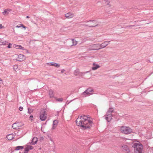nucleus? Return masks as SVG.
Returning <instances> with one entry per match:
<instances>
[{
    "label": "nucleus",
    "instance_id": "obj_7",
    "mask_svg": "<svg viewBox=\"0 0 153 153\" xmlns=\"http://www.w3.org/2000/svg\"><path fill=\"white\" fill-rule=\"evenodd\" d=\"M91 50H99L101 49L100 45L98 44H95L91 46Z\"/></svg>",
    "mask_w": 153,
    "mask_h": 153
},
{
    "label": "nucleus",
    "instance_id": "obj_20",
    "mask_svg": "<svg viewBox=\"0 0 153 153\" xmlns=\"http://www.w3.org/2000/svg\"><path fill=\"white\" fill-rule=\"evenodd\" d=\"M49 94L51 98L54 97L53 92L52 90H49Z\"/></svg>",
    "mask_w": 153,
    "mask_h": 153
},
{
    "label": "nucleus",
    "instance_id": "obj_42",
    "mask_svg": "<svg viewBox=\"0 0 153 153\" xmlns=\"http://www.w3.org/2000/svg\"><path fill=\"white\" fill-rule=\"evenodd\" d=\"M65 71L64 69H62L61 70V72L62 73H63Z\"/></svg>",
    "mask_w": 153,
    "mask_h": 153
},
{
    "label": "nucleus",
    "instance_id": "obj_27",
    "mask_svg": "<svg viewBox=\"0 0 153 153\" xmlns=\"http://www.w3.org/2000/svg\"><path fill=\"white\" fill-rule=\"evenodd\" d=\"M86 91H88V92L91 93L93 91V90L91 88H88L86 90Z\"/></svg>",
    "mask_w": 153,
    "mask_h": 153
},
{
    "label": "nucleus",
    "instance_id": "obj_44",
    "mask_svg": "<svg viewBox=\"0 0 153 153\" xmlns=\"http://www.w3.org/2000/svg\"><path fill=\"white\" fill-rule=\"evenodd\" d=\"M2 80L0 78V84L2 83Z\"/></svg>",
    "mask_w": 153,
    "mask_h": 153
},
{
    "label": "nucleus",
    "instance_id": "obj_15",
    "mask_svg": "<svg viewBox=\"0 0 153 153\" xmlns=\"http://www.w3.org/2000/svg\"><path fill=\"white\" fill-rule=\"evenodd\" d=\"M48 64L49 65L53 66L57 68H59L60 66V64H59L53 62L48 63Z\"/></svg>",
    "mask_w": 153,
    "mask_h": 153
},
{
    "label": "nucleus",
    "instance_id": "obj_3",
    "mask_svg": "<svg viewBox=\"0 0 153 153\" xmlns=\"http://www.w3.org/2000/svg\"><path fill=\"white\" fill-rule=\"evenodd\" d=\"M121 132L125 134H129L132 132V129L129 127L122 126L120 128Z\"/></svg>",
    "mask_w": 153,
    "mask_h": 153
},
{
    "label": "nucleus",
    "instance_id": "obj_30",
    "mask_svg": "<svg viewBox=\"0 0 153 153\" xmlns=\"http://www.w3.org/2000/svg\"><path fill=\"white\" fill-rule=\"evenodd\" d=\"M13 69L14 70L16 71L17 69L18 68V66L17 65H14L13 66Z\"/></svg>",
    "mask_w": 153,
    "mask_h": 153
},
{
    "label": "nucleus",
    "instance_id": "obj_40",
    "mask_svg": "<svg viewBox=\"0 0 153 153\" xmlns=\"http://www.w3.org/2000/svg\"><path fill=\"white\" fill-rule=\"evenodd\" d=\"M4 26H3L2 24H0V29H1L2 28H4Z\"/></svg>",
    "mask_w": 153,
    "mask_h": 153
},
{
    "label": "nucleus",
    "instance_id": "obj_45",
    "mask_svg": "<svg viewBox=\"0 0 153 153\" xmlns=\"http://www.w3.org/2000/svg\"><path fill=\"white\" fill-rule=\"evenodd\" d=\"M26 18H30V17H29V16H26Z\"/></svg>",
    "mask_w": 153,
    "mask_h": 153
},
{
    "label": "nucleus",
    "instance_id": "obj_43",
    "mask_svg": "<svg viewBox=\"0 0 153 153\" xmlns=\"http://www.w3.org/2000/svg\"><path fill=\"white\" fill-rule=\"evenodd\" d=\"M149 59H153V56H150V58Z\"/></svg>",
    "mask_w": 153,
    "mask_h": 153
},
{
    "label": "nucleus",
    "instance_id": "obj_31",
    "mask_svg": "<svg viewBox=\"0 0 153 153\" xmlns=\"http://www.w3.org/2000/svg\"><path fill=\"white\" fill-rule=\"evenodd\" d=\"M19 45H17L16 44H14L13 45V47L14 48H16V49H19Z\"/></svg>",
    "mask_w": 153,
    "mask_h": 153
},
{
    "label": "nucleus",
    "instance_id": "obj_10",
    "mask_svg": "<svg viewBox=\"0 0 153 153\" xmlns=\"http://www.w3.org/2000/svg\"><path fill=\"white\" fill-rule=\"evenodd\" d=\"M121 147L122 148V149L123 151H127V153H130V151L129 150V147L127 145H124L122 146Z\"/></svg>",
    "mask_w": 153,
    "mask_h": 153
},
{
    "label": "nucleus",
    "instance_id": "obj_46",
    "mask_svg": "<svg viewBox=\"0 0 153 153\" xmlns=\"http://www.w3.org/2000/svg\"><path fill=\"white\" fill-rule=\"evenodd\" d=\"M72 100H71L67 104H68L71 101H72Z\"/></svg>",
    "mask_w": 153,
    "mask_h": 153
},
{
    "label": "nucleus",
    "instance_id": "obj_41",
    "mask_svg": "<svg viewBox=\"0 0 153 153\" xmlns=\"http://www.w3.org/2000/svg\"><path fill=\"white\" fill-rule=\"evenodd\" d=\"M16 27H17V28L20 27H21V25H17L16 26Z\"/></svg>",
    "mask_w": 153,
    "mask_h": 153
},
{
    "label": "nucleus",
    "instance_id": "obj_2",
    "mask_svg": "<svg viewBox=\"0 0 153 153\" xmlns=\"http://www.w3.org/2000/svg\"><path fill=\"white\" fill-rule=\"evenodd\" d=\"M132 147L134 148L135 153H142V150L143 146L139 142V143H134Z\"/></svg>",
    "mask_w": 153,
    "mask_h": 153
},
{
    "label": "nucleus",
    "instance_id": "obj_16",
    "mask_svg": "<svg viewBox=\"0 0 153 153\" xmlns=\"http://www.w3.org/2000/svg\"><path fill=\"white\" fill-rule=\"evenodd\" d=\"M58 121L57 120H55L53 121V126L52 129L53 130L57 126V124H58Z\"/></svg>",
    "mask_w": 153,
    "mask_h": 153
},
{
    "label": "nucleus",
    "instance_id": "obj_9",
    "mask_svg": "<svg viewBox=\"0 0 153 153\" xmlns=\"http://www.w3.org/2000/svg\"><path fill=\"white\" fill-rule=\"evenodd\" d=\"M112 117V115L111 113H107L105 115V118L106 120L109 122L111 120Z\"/></svg>",
    "mask_w": 153,
    "mask_h": 153
},
{
    "label": "nucleus",
    "instance_id": "obj_39",
    "mask_svg": "<svg viewBox=\"0 0 153 153\" xmlns=\"http://www.w3.org/2000/svg\"><path fill=\"white\" fill-rule=\"evenodd\" d=\"M135 26V25H129V26H126L125 27V28H126L127 27H134Z\"/></svg>",
    "mask_w": 153,
    "mask_h": 153
},
{
    "label": "nucleus",
    "instance_id": "obj_24",
    "mask_svg": "<svg viewBox=\"0 0 153 153\" xmlns=\"http://www.w3.org/2000/svg\"><path fill=\"white\" fill-rule=\"evenodd\" d=\"M56 101L62 102L63 101V99L62 98H57L56 97H54Z\"/></svg>",
    "mask_w": 153,
    "mask_h": 153
},
{
    "label": "nucleus",
    "instance_id": "obj_34",
    "mask_svg": "<svg viewBox=\"0 0 153 153\" xmlns=\"http://www.w3.org/2000/svg\"><path fill=\"white\" fill-rule=\"evenodd\" d=\"M105 1V3L107 5H109V3H110L109 1L108 0H104Z\"/></svg>",
    "mask_w": 153,
    "mask_h": 153
},
{
    "label": "nucleus",
    "instance_id": "obj_26",
    "mask_svg": "<svg viewBox=\"0 0 153 153\" xmlns=\"http://www.w3.org/2000/svg\"><path fill=\"white\" fill-rule=\"evenodd\" d=\"M29 150L27 147V146L24 149V153H27L29 151Z\"/></svg>",
    "mask_w": 153,
    "mask_h": 153
},
{
    "label": "nucleus",
    "instance_id": "obj_33",
    "mask_svg": "<svg viewBox=\"0 0 153 153\" xmlns=\"http://www.w3.org/2000/svg\"><path fill=\"white\" fill-rule=\"evenodd\" d=\"M19 49H21L22 50H25V49L24 48V47H22L21 45H19Z\"/></svg>",
    "mask_w": 153,
    "mask_h": 153
},
{
    "label": "nucleus",
    "instance_id": "obj_29",
    "mask_svg": "<svg viewBox=\"0 0 153 153\" xmlns=\"http://www.w3.org/2000/svg\"><path fill=\"white\" fill-rule=\"evenodd\" d=\"M73 45H76L77 44V41L74 40V39L72 40Z\"/></svg>",
    "mask_w": 153,
    "mask_h": 153
},
{
    "label": "nucleus",
    "instance_id": "obj_8",
    "mask_svg": "<svg viewBox=\"0 0 153 153\" xmlns=\"http://www.w3.org/2000/svg\"><path fill=\"white\" fill-rule=\"evenodd\" d=\"M26 59L25 56L23 54H20L16 59L19 62H22L24 61Z\"/></svg>",
    "mask_w": 153,
    "mask_h": 153
},
{
    "label": "nucleus",
    "instance_id": "obj_18",
    "mask_svg": "<svg viewBox=\"0 0 153 153\" xmlns=\"http://www.w3.org/2000/svg\"><path fill=\"white\" fill-rule=\"evenodd\" d=\"M11 10H12L10 9H6L2 12V14L4 15L6 14L8 15L9 14V12H10Z\"/></svg>",
    "mask_w": 153,
    "mask_h": 153
},
{
    "label": "nucleus",
    "instance_id": "obj_17",
    "mask_svg": "<svg viewBox=\"0 0 153 153\" xmlns=\"http://www.w3.org/2000/svg\"><path fill=\"white\" fill-rule=\"evenodd\" d=\"M93 65V66L92 68V69L93 70H96L100 67V66L94 63Z\"/></svg>",
    "mask_w": 153,
    "mask_h": 153
},
{
    "label": "nucleus",
    "instance_id": "obj_13",
    "mask_svg": "<svg viewBox=\"0 0 153 153\" xmlns=\"http://www.w3.org/2000/svg\"><path fill=\"white\" fill-rule=\"evenodd\" d=\"M37 138L36 137H34L30 144L31 145H34L37 143Z\"/></svg>",
    "mask_w": 153,
    "mask_h": 153
},
{
    "label": "nucleus",
    "instance_id": "obj_12",
    "mask_svg": "<svg viewBox=\"0 0 153 153\" xmlns=\"http://www.w3.org/2000/svg\"><path fill=\"white\" fill-rule=\"evenodd\" d=\"M21 126L20 125L19 123H15L13 124L12 126V127L13 128L17 129L19 128V127H21Z\"/></svg>",
    "mask_w": 153,
    "mask_h": 153
},
{
    "label": "nucleus",
    "instance_id": "obj_37",
    "mask_svg": "<svg viewBox=\"0 0 153 153\" xmlns=\"http://www.w3.org/2000/svg\"><path fill=\"white\" fill-rule=\"evenodd\" d=\"M21 25V27H22L23 28H24L25 29L26 27L24 25L22 24H20Z\"/></svg>",
    "mask_w": 153,
    "mask_h": 153
},
{
    "label": "nucleus",
    "instance_id": "obj_23",
    "mask_svg": "<svg viewBox=\"0 0 153 153\" xmlns=\"http://www.w3.org/2000/svg\"><path fill=\"white\" fill-rule=\"evenodd\" d=\"M24 148V146H16V149H15V150H19L20 149H23Z\"/></svg>",
    "mask_w": 153,
    "mask_h": 153
},
{
    "label": "nucleus",
    "instance_id": "obj_35",
    "mask_svg": "<svg viewBox=\"0 0 153 153\" xmlns=\"http://www.w3.org/2000/svg\"><path fill=\"white\" fill-rule=\"evenodd\" d=\"M12 45V44L11 43H9L8 44V45L7 46V48H11Z\"/></svg>",
    "mask_w": 153,
    "mask_h": 153
},
{
    "label": "nucleus",
    "instance_id": "obj_22",
    "mask_svg": "<svg viewBox=\"0 0 153 153\" xmlns=\"http://www.w3.org/2000/svg\"><path fill=\"white\" fill-rule=\"evenodd\" d=\"M83 95L86 97L88 96V95H90L92 94V93H90L88 92V91H86V90L83 93Z\"/></svg>",
    "mask_w": 153,
    "mask_h": 153
},
{
    "label": "nucleus",
    "instance_id": "obj_14",
    "mask_svg": "<svg viewBox=\"0 0 153 153\" xmlns=\"http://www.w3.org/2000/svg\"><path fill=\"white\" fill-rule=\"evenodd\" d=\"M65 16L67 18L70 19L73 17L74 14L69 12L65 14Z\"/></svg>",
    "mask_w": 153,
    "mask_h": 153
},
{
    "label": "nucleus",
    "instance_id": "obj_1",
    "mask_svg": "<svg viewBox=\"0 0 153 153\" xmlns=\"http://www.w3.org/2000/svg\"><path fill=\"white\" fill-rule=\"evenodd\" d=\"M90 117H88L87 116L84 115L80 116V119L82 120H79L78 122V120L79 117L76 120V125L79 126H80L81 129L84 130H88L90 129L94 125L93 122L92 120H88V118H90Z\"/></svg>",
    "mask_w": 153,
    "mask_h": 153
},
{
    "label": "nucleus",
    "instance_id": "obj_28",
    "mask_svg": "<svg viewBox=\"0 0 153 153\" xmlns=\"http://www.w3.org/2000/svg\"><path fill=\"white\" fill-rule=\"evenodd\" d=\"M33 111L32 110V109L30 108H28V113L29 114H30Z\"/></svg>",
    "mask_w": 153,
    "mask_h": 153
},
{
    "label": "nucleus",
    "instance_id": "obj_47",
    "mask_svg": "<svg viewBox=\"0 0 153 153\" xmlns=\"http://www.w3.org/2000/svg\"><path fill=\"white\" fill-rule=\"evenodd\" d=\"M87 116L88 117H90L88 115H87Z\"/></svg>",
    "mask_w": 153,
    "mask_h": 153
},
{
    "label": "nucleus",
    "instance_id": "obj_19",
    "mask_svg": "<svg viewBox=\"0 0 153 153\" xmlns=\"http://www.w3.org/2000/svg\"><path fill=\"white\" fill-rule=\"evenodd\" d=\"M6 138L8 140H11L13 138V135L12 134H9L6 136Z\"/></svg>",
    "mask_w": 153,
    "mask_h": 153
},
{
    "label": "nucleus",
    "instance_id": "obj_4",
    "mask_svg": "<svg viewBox=\"0 0 153 153\" xmlns=\"http://www.w3.org/2000/svg\"><path fill=\"white\" fill-rule=\"evenodd\" d=\"M92 22L91 24L90 25H88L85 24L84 25V26H88V27H94L98 26V24L97 23V22L95 20H89L87 22Z\"/></svg>",
    "mask_w": 153,
    "mask_h": 153
},
{
    "label": "nucleus",
    "instance_id": "obj_25",
    "mask_svg": "<svg viewBox=\"0 0 153 153\" xmlns=\"http://www.w3.org/2000/svg\"><path fill=\"white\" fill-rule=\"evenodd\" d=\"M114 109L112 108H110L109 109V110L107 113H111L113 112Z\"/></svg>",
    "mask_w": 153,
    "mask_h": 153
},
{
    "label": "nucleus",
    "instance_id": "obj_6",
    "mask_svg": "<svg viewBox=\"0 0 153 153\" xmlns=\"http://www.w3.org/2000/svg\"><path fill=\"white\" fill-rule=\"evenodd\" d=\"M46 111H41L40 113V120L42 121H44L46 119Z\"/></svg>",
    "mask_w": 153,
    "mask_h": 153
},
{
    "label": "nucleus",
    "instance_id": "obj_11",
    "mask_svg": "<svg viewBox=\"0 0 153 153\" xmlns=\"http://www.w3.org/2000/svg\"><path fill=\"white\" fill-rule=\"evenodd\" d=\"M110 42V41H104L103 43H102L100 45V46L101 48H105L106 47L107 45H108L109 42Z\"/></svg>",
    "mask_w": 153,
    "mask_h": 153
},
{
    "label": "nucleus",
    "instance_id": "obj_38",
    "mask_svg": "<svg viewBox=\"0 0 153 153\" xmlns=\"http://www.w3.org/2000/svg\"><path fill=\"white\" fill-rule=\"evenodd\" d=\"M23 109V108L22 107V106H20L19 108V110H20V111H22Z\"/></svg>",
    "mask_w": 153,
    "mask_h": 153
},
{
    "label": "nucleus",
    "instance_id": "obj_32",
    "mask_svg": "<svg viewBox=\"0 0 153 153\" xmlns=\"http://www.w3.org/2000/svg\"><path fill=\"white\" fill-rule=\"evenodd\" d=\"M27 147L29 149V150H31L33 149V146L30 145H28L27 146Z\"/></svg>",
    "mask_w": 153,
    "mask_h": 153
},
{
    "label": "nucleus",
    "instance_id": "obj_21",
    "mask_svg": "<svg viewBox=\"0 0 153 153\" xmlns=\"http://www.w3.org/2000/svg\"><path fill=\"white\" fill-rule=\"evenodd\" d=\"M7 43L8 42L6 41H3L1 39H0V45H7Z\"/></svg>",
    "mask_w": 153,
    "mask_h": 153
},
{
    "label": "nucleus",
    "instance_id": "obj_36",
    "mask_svg": "<svg viewBox=\"0 0 153 153\" xmlns=\"http://www.w3.org/2000/svg\"><path fill=\"white\" fill-rule=\"evenodd\" d=\"M33 117L32 115H31L29 117L30 120H33L32 118H33Z\"/></svg>",
    "mask_w": 153,
    "mask_h": 153
},
{
    "label": "nucleus",
    "instance_id": "obj_5",
    "mask_svg": "<svg viewBox=\"0 0 153 153\" xmlns=\"http://www.w3.org/2000/svg\"><path fill=\"white\" fill-rule=\"evenodd\" d=\"M89 71H87L84 72H79V69H76L74 71V74L76 76L78 75L79 76H81L86 73H88Z\"/></svg>",
    "mask_w": 153,
    "mask_h": 153
}]
</instances>
